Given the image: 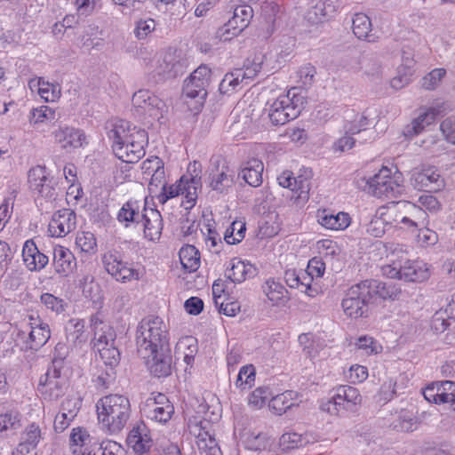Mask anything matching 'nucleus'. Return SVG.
<instances>
[{
	"instance_id": "obj_20",
	"label": "nucleus",
	"mask_w": 455,
	"mask_h": 455,
	"mask_svg": "<svg viewBox=\"0 0 455 455\" xmlns=\"http://www.w3.org/2000/svg\"><path fill=\"white\" fill-rule=\"evenodd\" d=\"M253 17V9L249 4H242L234 10L233 17L225 24V33L237 36L248 27Z\"/></svg>"
},
{
	"instance_id": "obj_63",
	"label": "nucleus",
	"mask_w": 455,
	"mask_h": 455,
	"mask_svg": "<svg viewBox=\"0 0 455 455\" xmlns=\"http://www.w3.org/2000/svg\"><path fill=\"white\" fill-rule=\"evenodd\" d=\"M445 140L455 145V117L450 116L444 119L440 125Z\"/></svg>"
},
{
	"instance_id": "obj_42",
	"label": "nucleus",
	"mask_w": 455,
	"mask_h": 455,
	"mask_svg": "<svg viewBox=\"0 0 455 455\" xmlns=\"http://www.w3.org/2000/svg\"><path fill=\"white\" fill-rule=\"evenodd\" d=\"M428 114H420L414 118L409 124L403 129V134L407 139H411L419 134L427 125L431 124V120H427Z\"/></svg>"
},
{
	"instance_id": "obj_38",
	"label": "nucleus",
	"mask_w": 455,
	"mask_h": 455,
	"mask_svg": "<svg viewBox=\"0 0 455 455\" xmlns=\"http://www.w3.org/2000/svg\"><path fill=\"white\" fill-rule=\"evenodd\" d=\"M117 219L120 222L139 223L141 219L140 214V205L136 201H128L118 212ZM128 226V224H126Z\"/></svg>"
},
{
	"instance_id": "obj_60",
	"label": "nucleus",
	"mask_w": 455,
	"mask_h": 455,
	"mask_svg": "<svg viewBox=\"0 0 455 455\" xmlns=\"http://www.w3.org/2000/svg\"><path fill=\"white\" fill-rule=\"evenodd\" d=\"M393 428L400 432H411L417 427V420L409 415H401L392 423Z\"/></svg>"
},
{
	"instance_id": "obj_36",
	"label": "nucleus",
	"mask_w": 455,
	"mask_h": 455,
	"mask_svg": "<svg viewBox=\"0 0 455 455\" xmlns=\"http://www.w3.org/2000/svg\"><path fill=\"white\" fill-rule=\"evenodd\" d=\"M336 12L335 6L330 0L318 2L308 12V20L314 22H322L324 19L331 17Z\"/></svg>"
},
{
	"instance_id": "obj_48",
	"label": "nucleus",
	"mask_w": 455,
	"mask_h": 455,
	"mask_svg": "<svg viewBox=\"0 0 455 455\" xmlns=\"http://www.w3.org/2000/svg\"><path fill=\"white\" fill-rule=\"evenodd\" d=\"M320 409L333 416L342 417L349 411L347 410L345 403L341 400L337 399V393L326 402H323L320 405Z\"/></svg>"
},
{
	"instance_id": "obj_59",
	"label": "nucleus",
	"mask_w": 455,
	"mask_h": 455,
	"mask_svg": "<svg viewBox=\"0 0 455 455\" xmlns=\"http://www.w3.org/2000/svg\"><path fill=\"white\" fill-rule=\"evenodd\" d=\"M270 395L269 388L259 387L256 388L249 396V405L255 409L261 408Z\"/></svg>"
},
{
	"instance_id": "obj_49",
	"label": "nucleus",
	"mask_w": 455,
	"mask_h": 455,
	"mask_svg": "<svg viewBox=\"0 0 455 455\" xmlns=\"http://www.w3.org/2000/svg\"><path fill=\"white\" fill-rule=\"evenodd\" d=\"M262 17L267 26V34H272L275 30L276 15L279 12V6L275 3L265 2L261 6Z\"/></svg>"
},
{
	"instance_id": "obj_35",
	"label": "nucleus",
	"mask_w": 455,
	"mask_h": 455,
	"mask_svg": "<svg viewBox=\"0 0 455 455\" xmlns=\"http://www.w3.org/2000/svg\"><path fill=\"white\" fill-rule=\"evenodd\" d=\"M145 428L143 424H138L132 427L127 436V443L132 447L135 452L143 453L148 447V441L145 439L147 435H143Z\"/></svg>"
},
{
	"instance_id": "obj_28",
	"label": "nucleus",
	"mask_w": 455,
	"mask_h": 455,
	"mask_svg": "<svg viewBox=\"0 0 455 455\" xmlns=\"http://www.w3.org/2000/svg\"><path fill=\"white\" fill-rule=\"evenodd\" d=\"M337 399L341 400L345 403L346 408L349 412L357 411L359 406L362 403V395L357 388L344 385L339 386L336 389Z\"/></svg>"
},
{
	"instance_id": "obj_33",
	"label": "nucleus",
	"mask_w": 455,
	"mask_h": 455,
	"mask_svg": "<svg viewBox=\"0 0 455 455\" xmlns=\"http://www.w3.org/2000/svg\"><path fill=\"white\" fill-rule=\"evenodd\" d=\"M180 262L189 272L197 270L200 266V253L194 245L183 246L179 252Z\"/></svg>"
},
{
	"instance_id": "obj_24",
	"label": "nucleus",
	"mask_w": 455,
	"mask_h": 455,
	"mask_svg": "<svg viewBox=\"0 0 455 455\" xmlns=\"http://www.w3.org/2000/svg\"><path fill=\"white\" fill-rule=\"evenodd\" d=\"M230 264L231 267L226 270L225 276L231 283H240L246 278L256 275V267L250 263H245L238 259H233Z\"/></svg>"
},
{
	"instance_id": "obj_31",
	"label": "nucleus",
	"mask_w": 455,
	"mask_h": 455,
	"mask_svg": "<svg viewBox=\"0 0 455 455\" xmlns=\"http://www.w3.org/2000/svg\"><path fill=\"white\" fill-rule=\"evenodd\" d=\"M66 339L69 346L76 347L86 341L84 320H70L66 326Z\"/></svg>"
},
{
	"instance_id": "obj_51",
	"label": "nucleus",
	"mask_w": 455,
	"mask_h": 455,
	"mask_svg": "<svg viewBox=\"0 0 455 455\" xmlns=\"http://www.w3.org/2000/svg\"><path fill=\"white\" fill-rule=\"evenodd\" d=\"M445 75L446 70L444 68L433 69L421 79V87L428 91L436 89Z\"/></svg>"
},
{
	"instance_id": "obj_27",
	"label": "nucleus",
	"mask_w": 455,
	"mask_h": 455,
	"mask_svg": "<svg viewBox=\"0 0 455 455\" xmlns=\"http://www.w3.org/2000/svg\"><path fill=\"white\" fill-rule=\"evenodd\" d=\"M318 222L325 228L331 230H343L350 224V217L347 213L340 212L336 215L328 213L323 210L318 214Z\"/></svg>"
},
{
	"instance_id": "obj_22",
	"label": "nucleus",
	"mask_w": 455,
	"mask_h": 455,
	"mask_svg": "<svg viewBox=\"0 0 455 455\" xmlns=\"http://www.w3.org/2000/svg\"><path fill=\"white\" fill-rule=\"evenodd\" d=\"M281 187L290 188L297 194V199L307 200L310 189L309 181L302 176L293 177L292 172L284 171L277 178Z\"/></svg>"
},
{
	"instance_id": "obj_30",
	"label": "nucleus",
	"mask_w": 455,
	"mask_h": 455,
	"mask_svg": "<svg viewBox=\"0 0 455 455\" xmlns=\"http://www.w3.org/2000/svg\"><path fill=\"white\" fill-rule=\"evenodd\" d=\"M297 396V392L287 390L273 397L268 406L275 414L282 415L292 407L298 406V403L294 402Z\"/></svg>"
},
{
	"instance_id": "obj_19",
	"label": "nucleus",
	"mask_w": 455,
	"mask_h": 455,
	"mask_svg": "<svg viewBox=\"0 0 455 455\" xmlns=\"http://www.w3.org/2000/svg\"><path fill=\"white\" fill-rule=\"evenodd\" d=\"M22 259L26 267L31 272H39L49 263V258L38 250L32 239L24 243Z\"/></svg>"
},
{
	"instance_id": "obj_3",
	"label": "nucleus",
	"mask_w": 455,
	"mask_h": 455,
	"mask_svg": "<svg viewBox=\"0 0 455 455\" xmlns=\"http://www.w3.org/2000/svg\"><path fill=\"white\" fill-rule=\"evenodd\" d=\"M136 342L140 356L152 355V350L169 346L168 331L158 316L144 318L137 330Z\"/></svg>"
},
{
	"instance_id": "obj_18",
	"label": "nucleus",
	"mask_w": 455,
	"mask_h": 455,
	"mask_svg": "<svg viewBox=\"0 0 455 455\" xmlns=\"http://www.w3.org/2000/svg\"><path fill=\"white\" fill-rule=\"evenodd\" d=\"M52 135L55 141L66 150L80 148L85 140L83 131L68 125H59Z\"/></svg>"
},
{
	"instance_id": "obj_54",
	"label": "nucleus",
	"mask_w": 455,
	"mask_h": 455,
	"mask_svg": "<svg viewBox=\"0 0 455 455\" xmlns=\"http://www.w3.org/2000/svg\"><path fill=\"white\" fill-rule=\"evenodd\" d=\"M286 291V289L283 285L274 281H267L266 287L264 288V292L266 293L267 297L275 304H277L283 300Z\"/></svg>"
},
{
	"instance_id": "obj_23",
	"label": "nucleus",
	"mask_w": 455,
	"mask_h": 455,
	"mask_svg": "<svg viewBox=\"0 0 455 455\" xmlns=\"http://www.w3.org/2000/svg\"><path fill=\"white\" fill-rule=\"evenodd\" d=\"M54 270L60 276H68L76 267V260L70 250L57 246L53 250Z\"/></svg>"
},
{
	"instance_id": "obj_32",
	"label": "nucleus",
	"mask_w": 455,
	"mask_h": 455,
	"mask_svg": "<svg viewBox=\"0 0 455 455\" xmlns=\"http://www.w3.org/2000/svg\"><path fill=\"white\" fill-rule=\"evenodd\" d=\"M427 269H422L417 262L406 260L400 265V279L406 282H421L427 278Z\"/></svg>"
},
{
	"instance_id": "obj_9",
	"label": "nucleus",
	"mask_w": 455,
	"mask_h": 455,
	"mask_svg": "<svg viewBox=\"0 0 455 455\" xmlns=\"http://www.w3.org/2000/svg\"><path fill=\"white\" fill-rule=\"evenodd\" d=\"M367 184L369 192L379 198L397 197L403 192V187L395 178L391 177V170L387 167H382L368 180Z\"/></svg>"
},
{
	"instance_id": "obj_25",
	"label": "nucleus",
	"mask_w": 455,
	"mask_h": 455,
	"mask_svg": "<svg viewBox=\"0 0 455 455\" xmlns=\"http://www.w3.org/2000/svg\"><path fill=\"white\" fill-rule=\"evenodd\" d=\"M263 163L257 158H252L245 163L238 176L241 177L251 187L258 188L262 184L263 181Z\"/></svg>"
},
{
	"instance_id": "obj_64",
	"label": "nucleus",
	"mask_w": 455,
	"mask_h": 455,
	"mask_svg": "<svg viewBox=\"0 0 455 455\" xmlns=\"http://www.w3.org/2000/svg\"><path fill=\"white\" fill-rule=\"evenodd\" d=\"M100 455H123L124 450L120 443L115 441L102 442L97 448Z\"/></svg>"
},
{
	"instance_id": "obj_7",
	"label": "nucleus",
	"mask_w": 455,
	"mask_h": 455,
	"mask_svg": "<svg viewBox=\"0 0 455 455\" xmlns=\"http://www.w3.org/2000/svg\"><path fill=\"white\" fill-rule=\"evenodd\" d=\"M188 60L181 50L168 49L156 67L154 74L156 83L172 79L186 72Z\"/></svg>"
},
{
	"instance_id": "obj_58",
	"label": "nucleus",
	"mask_w": 455,
	"mask_h": 455,
	"mask_svg": "<svg viewBox=\"0 0 455 455\" xmlns=\"http://www.w3.org/2000/svg\"><path fill=\"white\" fill-rule=\"evenodd\" d=\"M235 74L236 72L234 70L224 76L219 86V91L221 94H229L236 90L241 81Z\"/></svg>"
},
{
	"instance_id": "obj_53",
	"label": "nucleus",
	"mask_w": 455,
	"mask_h": 455,
	"mask_svg": "<svg viewBox=\"0 0 455 455\" xmlns=\"http://www.w3.org/2000/svg\"><path fill=\"white\" fill-rule=\"evenodd\" d=\"M184 177H181L178 184L167 186L163 184L161 193L157 196L160 204H165L169 199L173 198L181 194V186H183Z\"/></svg>"
},
{
	"instance_id": "obj_13",
	"label": "nucleus",
	"mask_w": 455,
	"mask_h": 455,
	"mask_svg": "<svg viewBox=\"0 0 455 455\" xmlns=\"http://www.w3.org/2000/svg\"><path fill=\"white\" fill-rule=\"evenodd\" d=\"M102 262L107 272L117 281L126 282L140 279L139 271L128 267L127 263L121 259L118 251H110L106 252L102 257Z\"/></svg>"
},
{
	"instance_id": "obj_5",
	"label": "nucleus",
	"mask_w": 455,
	"mask_h": 455,
	"mask_svg": "<svg viewBox=\"0 0 455 455\" xmlns=\"http://www.w3.org/2000/svg\"><path fill=\"white\" fill-rule=\"evenodd\" d=\"M132 102L135 114L148 123L160 121L167 112L164 101L148 90L134 92Z\"/></svg>"
},
{
	"instance_id": "obj_21",
	"label": "nucleus",
	"mask_w": 455,
	"mask_h": 455,
	"mask_svg": "<svg viewBox=\"0 0 455 455\" xmlns=\"http://www.w3.org/2000/svg\"><path fill=\"white\" fill-rule=\"evenodd\" d=\"M140 221L144 228L145 237L150 241L160 238L163 230V219L159 211L144 207Z\"/></svg>"
},
{
	"instance_id": "obj_26",
	"label": "nucleus",
	"mask_w": 455,
	"mask_h": 455,
	"mask_svg": "<svg viewBox=\"0 0 455 455\" xmlns=\"http://www.w3.org/2000/svg\"><path fill=\"white\" fill-rule=\"evenodd\" d=\"M188 171L192 172L189 180L184 178L183 186H181V195H185L188 202H195L196 198V190L201 186V164L194 161L188 166Z\"/></svg>"
},
{
	"instance_id": "obj_12",
	"label": "nucleus",
	"mask_w": 455,
	"mask_h": 455,
	"mask_svg": "<svg viewBox=\"0 0 455 455\" xmlns=\"http://www.w3.org/2000/svg\"><path fill=\"white\" fill-rule=\"evenodd\" d=\"M140 357L154 377H167L172 373V356L170 345L152 350V355L148 356Z\"/></svg>"
},
{
	"instance_id": "obj_55",
	"label": "nucleus",
	"mask_w": 455,
	"mask_h": 455,
	"mask_svg": "<svg viewBox=\"0 0 455 455\" xmlns=\"http://www.w3.org/2000/svg\"><path fill=\"white\" fill-rule=\"evenodd\" d=\"M76 244L82 251L92 253L96 248V238L91 232H81L76 238Z\"/></svg>"
},
{
	"instance_id": "obj_57",
	"label": "nucleus",
	"mask_w": 455,
	"mask_h": 455,
	"mask_svg": "<svg viewBox=\"0 0 455 455\" xmlns=\"http://www.w3.org/2000/svg\"><path fill=\"white\" fill-rule=\"evenodd\" d=\"M54 118L55 111L47 106H42L31 111L29 121L31 124H36L45 121L54 120Z\"/></svg>"
},
{
	"instance_id": "obj_50",
	"label": "nucleus",
	"mask_w": 455,
	"mask_h": 455,
	"mask_svg": "<svg viewBox=\"0 0 455 455\" xmlns=\"http://www.w3.org/2000/svg\"><path fill=\"white\" fill-rule=\"evenodd\" d=\"M255 380V369L253 365L243 366L237 375L235 385L241 389L251 388Z\"/></svg>"
},
{
	"instance_id": "obj_62",
	"label": "nucleus",
	"mask_w": 455,
	"mask_h": 455,
	"mask_svg": "<svg viewBox=\"0 0 455 455\" xmlns=\"http://www.w3.org/2000/svg\"><path fill=\"white\" fill-rule=\"evenodd\" d=\"M41 302L52 311L59 314L64 311V302L63 299L51 294V293H44L40 297Z\"/></svg>"
},
{
	"instance_id": "obj_10",
	"label": "nucleus",
	"mask_w": 455,
	"mask_h": 455,
	"mask_svg": "<svg viewBox=\"0 0 455 455\" xmlns=\"http://www.w3.org/2000/svg\"><path fill=\"white\" fill-rule=\"evenodd\" d=\"M116 332L109 325L101 328V332L96 331L94 347L107 368L115 369L120 362V352L114 346Z\"/></svg>"
},
{
	"instance_id": "obj_16",
	"label": "nucleus",
	"mask_w": 455,
	"mask_h": 455,
	"mask_svg": "<svg viewBox=\"0 0 455 455\" xmlns=\"http://www.w3.org/2000/svg\"><path fill=\"white\" fill-rule=\"evenodd\" d=\"M76 226V213L70 209H62L52 215L48 230L52 236L63 237L74 230Z\"/></svg>"
},
{
	"instance_id": "obj_11",
	"label": "nucleus",
	"mask_w": 455,
	"mask_h": 455,
	"mask_svg": "<svg viewBox=\"0 0 455 455\" xmlns=\"http://www.w3.org/2000/svg\"><path fill=\"white\" fill-rule=\"evenodd\" d=\"M369 304H371L370 300L367 299L364 291L363 292L360 283L347 290L341 302L344 313L354 319L367 316Z\"/></svg>"
},
{
	"instance_id": "obj_8",
	"label": "nucleus",
	"mask_w": 455,
	"mask_h": 455,
	"mask_svg": "<svg viewBox=\"0 0 455 455\" xmlns=\"http://www.w3.org/2000/svg\"><path fill=\"white\" fill-rule=\"evenodd\" d=\"M144 417L155 422L166 423L174 413V407L162 393H152L140 406Z\"/></svg>"
},
{
	"instance_id": "obj_40",
	"label": "nucleus",
	"mask_w": 455,
	"mask_h": 455,
	"mask_svg": "<svg viewBox=\"0 0 455 455\" xmlns=\"http://www.w3.org/2000/svg\"><path fill=\"white\" fill-rule=\"evenodd\" d=\"M368 125H370L369 118L363 113L358 119H355L350 124L349 127L347 128V133L355 135L363 132L364 141L373 140L374 132L367 130Z\"/></svg>"
},
{
	"instance_id": "obj_37",
	"label": "nucleus",
	"mask_w": 455,
	"mask_h": 455,
	"mask_svg": "<svg viewBox=\"0 0 455 455\" xmlns=\"http://www.w3.org/2000/svg\"><path fill=\"white\" fill-rule=\"evenodd\" d=\"M262 68V57L257 56L251 61L247 60V63L244 64V68L235 69L236 76H238L241 83L245 82L248 84L247 80H252L261 70Z\"/></svg>"
},
{
	"instance_id": "obj_6",
	"label": "nucleus",
	"mask_w": 455,
	"mask_h": 455,
	"mask_svg": "<svg viewBox=\"0 0 455 455\" xmlns=\"http://www.w3.org/2000/svg\"><path fill=\"white\" fill-rule=\"evenodd\" d=\"M304 99L291 92L279 96L269 108L268 116L275 125H282L295 119L303 108Z\"/></svg>"
},
{
	"instance_id": "obj_52",
	"label": "nucleus",
	"mask_w": 455,
	"mask_h": 455,
	"mask_svg": "<svg viewBox=\"0 0 455 455\" xmlns=\"http://www.w3.org/2000/svg\"><path fill=\"white\" fill-rule=\"evenodd\" d=\"M92 440L85 428L80 427L73 428L69 439L72 451L76 447L83 448V446L89 445L92 443Z\"/></svg>"
},
{
	"instance_id": "obj_43",
	"label": "nucleus",
	"mask_w": 455,
	"mask_h": 455,
	"mask_svg": "<svg viewBox=\"0 0 455 455\" xmlns=\"http://www.w3.org/2000/svg\"><path fill=\"white\" fill-rule=\"evenodd\" d=\"M307 443L306 436L297 433H284L279 440V445L283 451L297 449Z\"/></svg>"
},
{
	"instance_id": "obj_17",
	"label": "nucleus",
	"mask_w": 455,
	"mask_h": 455,
	"mask_svg": "<svg viewBox=\"0 0 455 455\" xmlns=\"http://www.w3.org/2000/svg\"><path fill=\"white\" fill-rule=\"evenodd\" d=\"M413 186L419 190L436 192L444 187V180L435 167H428L413 174Z\"/></svg>"
},
{
	"instance_id": "obj_61",
	"label": "nucleus",
	"mask_w": 455,
	"mask_h": 455,
	"mask_svg": "<svg viewBox=\"0 0 455 455\" xmlns=\"http://www.w3.org/2000/svg\"><path fill=\"white\" fill-rule=\"evenodd\" d=\"M432 328L439 332L448 329L455 330V315L444 318L442 314L436 313L432 320Z\"/></svg>"
},
{
	"instance_id": "obj_44",
	"label": "nucleus",
	"mask_w": 455,
	"mask_h": 455,
	"mask_svg": "<svg viewBox=\"0 0 455 455\" xmlns=\"http://www.w3.org/2000/svg\"><path fill=\"white\" fill-rule=\"evenodd\" d=\"M37 85H38V94L45 101L52 102L60 98V87L59 84H51L49 82L44 81L43 78L40 77L37 81Z\"/></svg>"
},
{
	"instance_id": "obj_4",
	"label": "nucleus",
	"mask_w": 455,
	"mask_h": 455,
	"mask_svg": "<svg viewBox=\"0 0 455 455\" xmlns=\"http://www.w3.org/2000/svg\"><path fill=\"white\" fill-rule=\"evenodd\" d=\"M381 216H387L390 224L403 223L412 230L428 225V214L426 210L405 200L392 202L386 212H381Z\"/></svg>"
},
{
	"instance_id": "obj_14",
	"label": "nucleus",
	"mask_w": 455,
	"mask_h": 455,
	"mask_svg": "<svg viewBox=\"0 0 455 455\" xmlns=\"http://www.w3.org/2000/svg\"><path fill=\"white\" fill-rule=\"evenodd\" d=\"M360 283L363 288V292L364 291L371 304L375 303L379 299L383 300H395L398 299L401 294V290L395 285L379 280L367 279L362 281Z\"/></svg>"
},
{
	"instance_id": "obj_56",
	"label": "nucleus",
	"mask_w": 455,
	"mask_h": 455,
	"mask_svg": "<svg viewBox=\"0 0 455 455\" xmlns=\"http://www.w3.org/2000/svg\"><path fill=\"white\" fill-rule=\"evenodd\" d=\"M385 223H390L387 216H375L366 225V232L374 237H381L385 234Z\"/></svg>"
},
{
	"instance_id": "obj_39",
	"label": "nucleus",
	"mask_w": 455,
	"mask_h": 455,
	"mask_svg": "<svg viewBox=\"0 0 455 455\" xmlns=\"http://www.w3.org/2000/svg\"><path fill=\"white\" fill-rule=\"evenodd\" d=\"M51 337L50 327L47 323H40L36 327H33L29 333V340L31 342L30 348L37 349L44 346Z\"/></svg>"
},
{
	"instance_id": "obj_41",
	"label": "nucleus",
	"mask_w": 455,
	"mask_h": 455,
	"mask_svg": "<svg viewBox=\"0 0 455 455\" xmlns=\"http://www.w3.org/2000/svg\"><path fill=\"white\" fill-rule=\"evenodd\" d=\"M208 84L204 82H198L193 80V77L189 76L188 81H185L183 86V93L186 97L190 99L204 100L207 95L206 87Z\"/></svg>"
},
{
	"instance_id": "obj_29",
	"label": "nucleus",
	"mask_w": 455,
	"mask_h": 455,
	"mask_svg": "<svg viewBox=\"0 0 455 455\" xmlns=\"http://www.w3.org/2000/svg\"><path fill=\"white\" fill-rule=\"evenodd\" d=\"M352 29L355 36L361 40L374 42L375 36L371 34V22L364 13H355L352 20Z\"/></svg>"
},
{
	"instance_id": "obj_15",
	"label": "nucleus",
	"mask_w": 455,
	"mask_h": 455,
	"mask_svg": "<svg viewBox=\"0 0 455 455\" xmlns=\"http://www.w3.org/2000/svg\"><path fill=\"white\" fill-rule=\"evenodd\" d=\"M210 427L211 424L208 420L202 419L199 417H192L188 419V427L190 434L196 438L199 451L212 447H219L216 439L210 434Z\"/></svg>"
},
{
	"instance_id": "obj_1",
	"label": "nucleus",
	"mask_w": 455,
	"mask_h": 455,
	"mask_svg": "<svg viewBox=\"0 0 455 455\" xmlns=\"http://www.w3.org/2000/svg\"><path fill=\"white\" fill-rule=\"evenodd\" d=\"M108 135L113 142L114 154L123 162L134 164L145 156V147L148 142L145 130L135 126L131 129L125 121L120 120L112 124Z\"/></svg>"
},
{
	"instance_id": "obj_47",
	"label": "nucleus",
	"mask_w": 455,
	"mask_h": 455,
	"mask_svg": "<svg viewBox=\"0 0 455 455\" xmlns=\"http://www.w3.org/2000/svg\"><path fill=\"white\" fill-rule=\"evenodd\" d=\"M41 388L39 391L49 400H57L59 397L64 395L62 385L58 380L49 379L48 381L43 382L40 380Z\"/></svg>"
},
{
	"instance_id": "obj_45",
	"label": "nucleus",
	"mask_w": 455,
	"mask_h": 455,
	"mask_svg": "<svg viewBox=\"0 0 455 455\" xmlns=\"http://www.w3.org/2000/svg\"><path fill=\"white\" fill-rule=\"evenodd\" d=\"M439 391V402L450 403L451 410L455 411V382L451 380L442 381L437 385Z\"/></svg>"
},
{
	"instance_id": "obj_46",
	"label": "nucleus",
	"mask_w": 455,
	"mask_h": 455,
	"mask_svg": "<svg viewBox=\"0 0 455 455\" xmlns=\"http://www.w3.org/2000/svg\"><path fill=\"white\" fill-rule=\"evenodd\" d=\"M28 179L29 188L32 191H35L41 187V185H44L51 180L48 178L46 168L41 165L31 168L28 172Z\"/></svg>"
},
{
	"instance_id": "obj_2",
	"label": "nucleus",
	"mask_w": 455,
	"mask_h": 455,
	"mask_svg": "<svg viewBox=\"0 0 455 455\" xmlns=\"http://www.w3.org/2000/svg\"><path fill=\"white\" fill-rule=\"evenodd\" d=\"M97 415L102 428L111 435L120 433L130 419L129 399L122 395H108L96 403Z\"/></svg>"
},
{
	"instance_id": "obj_34",
	"label": "nucleus",
	"mask_w": 455,
	"mask_h": 455,
	"mask_svg": "<svg viewBox=\"0 0 455 455\" xmlns=\"http://www.w3.org/2000/svg\"><path fill=\"white\" fill-rule=\"evenodd\" d=\"M228 167H222L220 171L216 169L215 172H212L210 174V187L213 190L219 193H224L228 190V188H231L233 184V178L228 173Z\"/></svg>"
}]
</instances>
